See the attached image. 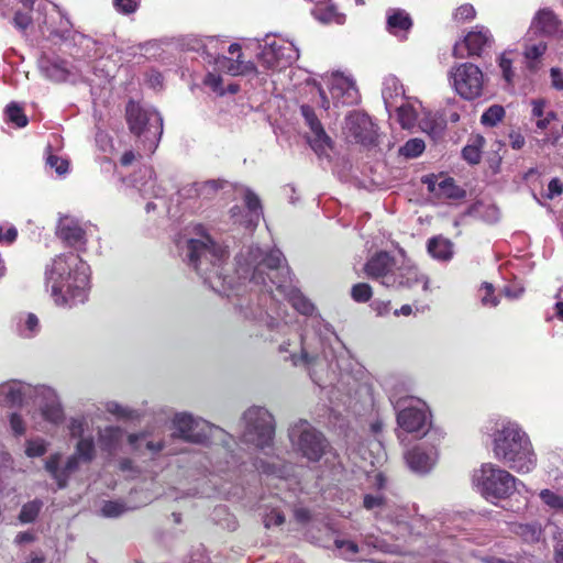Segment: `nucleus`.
Here are the masks:
<instances>
[{
	"label": "nucleus",
	"mask_w": 563,
	"mask_h": 563,
	"mask_svg": "<svg viewBox=\"0 0 563 563\" xmlns=\"http://www.w3.org/2000/svg\"><path fill=\"white\" fill-rule=\"evenodd\" d=\"M199 239L177 241L183 249L188 265L197 271L203 282L216 292L231 297H243L249 292L250 298L239 299L238 307L245 318L257 320L268 329H284L287 327V307L282 301H288L291 307L302 316L310 318L318 341L322 347L319 354L301 334L299 354L297 350H289V342L279 345V352H288L285 360H290L295 366L303 365L309 369L312 382L322 389L331 388L330 401L333 404L336 375L333 361L329 360L334 351V344L342 343L333 327L319 313L316 306L295 285L290 269L285 262L283 253L273 249L264 251L258 246H249L236 256L235 277L224 275V264L228 258L227 247L217 244L208 234L202 232Z\"/></svg>",
	"instance_id": "obj_1"
},
{
	"label": "nucleus",
	"mask_w": 563,
	"mask_h": 563,
	"mask_svg": "<svg viewBox=\"0 0 563 563\" xmlns=\"http://www.w3.org/2000/svg\"><path fill=\"white\" fill-rule=\"evenodd\" d=\"M34 4L22 5L18 0H3L0 3V16L11 24L23 36L36 23L38 35L53 43L64 42L70 37L90 49L96 41L80 33L73 34V24L69 18L58 7L49 12H44L40 7L36 9L37 18L33 16Z\"/></svg>",
	"instance_id": "obj_2"
},
{
	"label": "nucleus",
	"mask_w": 563,
	"mask_h": 563,
	"mask_svg": "<svg viewBox=\"0 0 563 563\" xmlns=\"http://www.w3.org/2000/svg\"><path fill=\"white\" fill-rule=\"evenodd\" d=\"M482 432L492 440L495 459L519 474L532 472L538 462L531 439L522 426L507 417L492 418Z\"/></svg>",
	"instance_id": "obj_3"
},
{
	"label": "nucleus",
	"mask_w": 563,
	"mask_h": 563,
	"mask_svg": "<svg viewBox=\"0 0 563 563\" xmlns=\"http://www.w3.org/2000/svg\"><path fill=\"white\" fill-rule=\"evenodd\" d=\"M90 267L73 252L56 255L45 266L44 284L58 307H74L88 299Z\"/></svg>",
	"instance_id": "obj_4"
},
{
	"label": "nucleus",
	"mask_w": 563,
	"mask_h": 563,
	"mask_svg": "<svg viewBox=\"0 0 563 563\" xmlns=\"http://www.w3.org/2000/svg\"><path fill=\"white\" fill-rule=\"evenodd\" d=\"M172 423L175 429L172 439L213 446L211 453L217 455V460L209 456L207 459L214 472H225L231 464L236 463L235 455L230 450L231 438L221 428L187 412L176 413Z\"/></svg>",
	"instance_id": "obj_5"
},
{
	"label": "nucleus",
	"mask_w": 563,
	"mask_h": 563,
	"mask_svg": "<svg viewBox=\"0 0 563 563\" xmlns=\"http://www.w3.org/2000/svg\"><path fill=\"white\" fill-rule=\"evenodd\" d=\"M386 389L401 430L419 438H428L430 429L439 428L432 424V415L427 402L408 395L404 383L391 379L387 382Z\"/></svg>",
	"instance_id": "obj_6"
},
{
	"label": "nucleus",
	"mask_w": 563,
	"mask_h": 563,
	"mask_svg": "<svg viewBox=\"0 0 563 563\" xmlns=\"http://www.w3.org/2000/svg\"><path fill=\"white\" fill-rule=\"evenodd\" d=\"M365 274L378 280L385 287L410 289L421 283L422 289L429 291V277L418 269L410 261L402 258L399 263L387 252L374 254L365 264Z\"/></svg>",
	"instance_id": "obj_7"
},
{
	"label": "nucleus",
	"mask_w": 563,
	"mask_h": 563,
	"mask_svg": "<svg viewBox=\"0 0 563 563\" xmlns=\"http://www.w3.org/2000/svg\"><path fill=\"white\" fill-rule=\"evenodd\" d=\"M473 489L486 501L497 504L510 498L525 484L498 464L485 462L474 468L471 475Z\"/></svg>",
	"instance_id": "obj_8"
},
{
	"label": "nucleus",
	"mask_w": 563,
	"mask_h": 563,
	"mask_svg": "<svg viewBox=\"0 0 563 563\" xmlns=\"http://www.w3.org/2000/svg\"><path fill=\"white\" fill-rule=\"evenodd\" d=\"M125 117L131 133L143 137L147 151L153 153L163 133V118L148 104L130 100L125 107Z\"/></svg>",
	"instance_id": "obj_9"
},
{
	"label": "nucleus",
	"mask_w": 563,
	"mask_h": 563,
	"mask_svg": "<svg viewBox=\"0 0 563 563\" xmlns=\"http://www.w3.org/2000/svg\"><path fill=\"white\" fill-rule=\"evenodd\" d=\"M257 49L258 64L272 71H280L291 66L299 57V49L292 42L274 34H267L257 41Z\"/></svg>",
	"instance_id": "obj_10"
},
{
	"label": "nucleus",
	"mask_w": 563,
	"mask_h": 563,
	"mask_svg": "<svg viewBox=\"0 0 563 563\" xmlns=\"http://www.w3.org/2000/svg\"><path fill=\"white\" fill-rule=\"evenodd\" d=\"M292 448L310 462H318L325 454L329 442L309 421L299 419L288 429Z\"/></svg>",
	"instance_id": "obj_11"
},
{
	"label": "nucleus",
	"mask_w": 563,
	"mask_h": 563,
	"mask_svg": "<svg viewBox=\"0 0 563 563\" xmlns=\"http://www.w3.org/2000/svg\"><path fill=\"white\" fill-rule=\"evenodd\" d=\"M242 440L256 449L264 450L274 442L275 423L271 412L263 407H251L243 415Z\"/></svg>",
	"instance_id": "obj_12"
},
{
	"label": "nucleus",
	"mask_w": 563,
	"mask_h": 563,
	"mask_svg": "<svg viewBox=\"0 0 563 563\" xmlns=\"http://www.w3.org/2000/svg\"><path fill=\"white\" fill-rule=\"evenodd\" d=\"M445 437L442 428H432L424 442L407 450L404 457L409 470L418 475L429 474L438 463L439 445Z\"/></svg>",
	"instance_id": "obj_13"
},
{
	"label": "nucleus",
	"mask_w": 563,
	"mask_h": 563,
	"mask_svg": "<svg viewBox=\"0 0 563 563\" xmlns=\"http://www.w3.org/2000/svg\"><path fill=\"white\" fill-rule=\"evenodd\" d=\"M449 81L463 99L473 100L483 93L484 74L472 63L453 66L449 71Z\"/></svg>",
	"instance_id": "obj_14"
},
{
	"label": "nucleus",
	"mask_w": 563,
	"mask_h": 563,
	"mask_svg": "<svg viewBox=\"0 0 563 563\" xmlns=\"http://www.w3.org/2000/svg\"><path fill=\"white\" fill-rule=\"evenodd\" d=\"M230 57L222 54L208 53V63L213 64L214 68L231 76H258L256 65L252 60L243 58L242 46L239 43H232L228 47Z\"/></svg>",
	"instance_id": "obj_15"
},
{
	"label": "nucleus",
	"mask_w": 563,
	"mask_h": 563,
	"mask_svg": "<svg viewBox=\"0 0 563 563\" xmlns=\"http://www.w3.org/2000/svg\"><path fill=\"white\" fill-rule=\"evenodd\" d=\"M40 409L42 417L52 424H59L64 420V408L57 391L47 385H35L32 399Z\"/></svg>",
	"instance_id": "obj_16"
},
{
	"label": "nucleus",
	"mask_w": 563,
	"mask_h": 563,
	"mask_svg": "<svg viewBox=\"0 0 563 563\" xmlns=\"http://www.w3.org/2000/svg\"><path fill=\"white\" fill-rule=\"evenodd\" d=\"M492 43L493 35L490 31L483 25H476L462 41L455 43L453 55L456 58L481 56L484 49L489 47Z\"/></svg>",
	"instance_id": "obj_17"
},
{
	"label": "nucleus",
	"mask_w": 563,
	"mask_h": 563,
	"mask_svg": "<svg viewBox=\"0 0 563 563\" xmlns=\"http://www.w3.org/2000/svg\"><path fill=\"white\" fill-rule=\"evenodd\" d=\"M345 131L350 139L362 145H373L377 139V130L372 119L360 111L351 112L345 119Z\"/></svg>",
	"instance_id": "obj_18"
},
{
	"label": "nucleus",
	"mask_w": 563,
	"mask_h": 563,
	"mask_svg": "<svg viewBox=\"0 0 563 563\" xmlns=\"http://www.w3.org/2000/svg\"><path fill=\"white\" fill-rule=\"evenodd\" d=\"M331 100L335 108L353 106L358 102L360 95L352 78L342 73H332L328 79Z\"/></svg>",
	"instance_id": "obj_19"
},
{
	"label": "nucleus",
	"mask_w": 563,
	"mask_h": 563,
	"mask_svg": "<svg viewBox=\"0 0 563 563\" xmlns=\"http://www.w3.org/2000/svg\"><path fill=\"white\" fill-rule=\"evenodd\" d=\"M34 386L23 380L10 379L0 384V406L21 408L32 399Z\"/></svg>",
	"instance_id": "obj_20"
},
{
	"label": "nucleus",
	"mask_w": 563,
	"mask_h": 563,
	"mask_svg": "<svg viewBox=\"0 0 563 563\" xmlns=\"http://www.w3.org/2000/svg\"><path fill=\"white\" fill-rule=\"evenodd\" d=\"M143 442H146V452L153 457L161 453L166 455H174L180 452V450L169 448L166 441L156 439L153 432L148 430L130 433L128 435V443L131 448V451L136 454H144Z\"/></svg>",
	"instance_id": "obj_21"
},
{
	"label": "nucleus",
	"mask_w": 563,
	"mask_h": 563,
	"mask_svg": "<svg viewBox=\"0 0 563 563\" xmlns=\"http://www.w3.org/2000/svg\"><path fill=\"white\" fill-rule=\"evenodd\" d=\"M528 31L529 34L543 37H561L563 35V24L551 9L543 8L534 14Z\"/></svg>",
	"instance_id": "obj_22"
},
{
	"label": "nucleus",
	"mask_w": 563,
	"mask_h": 563,
	"mask_svg": "<svg viewBox=\"0 0 563 563\" xmlns=\"http://www.w3.org/2000/svg\"><path fill=\"white\" fill-rule=\"evenodd\" d=\"M421 180L435 199H462L465 197V190L455 185L451 177L431 174L423 176Z\"/></svg>",
	"instance_id": "obj_23"
},
{
	"label": "nucleus",
	"mask_w": 563,
	"mask_h": 563,
	"mask_svg": "<svg viewBox=\"0 0 563 563\" xmlns=\"http://www.w3.org/2000/svg\"><path fill=\"white\" fill-rule=\"evenodd\" d=\"M244 203L247 209L246 214L242 216L241 207L234 206L231 208V217L235 222L243 224L247 229H253L258 224L260 219L263 217V208L258 196L251 189L244 191Z\"/></svg>",
	"instance_id": "obj_24"
},
{
	"label": "nucleus",
	"mask_w": 563,
	"mask_h": 563,
	"mask_svg": "<svg viewBox=\"0 0 563 563\" xmlns=\"http://www.w3.org/2000/svg\"><path fill=\"white\" fill-rule=\"evenodd\" d=\"M300 110L306 124L310 128V135L308 136V141L311 147L316 152H319L323 151L327 146H330L331 140L327 135L313 109L310 106L303 104L301 106Z\"/></svg>",
	"instance_id": "obj_25"
},
{
	"label": "nucleus",
	"mask_w": 563,
	"mask_h": 563,
	"mask_svg": "<svg viewBox=\"0 0 563 563\" xmlns=\"http://www.w3.org/2000/svg\"><path fill=\"white\" fill-rule=\"evenodd\" d=\"M254 467L261 474L267 476H274L282 481H288L297 477L298 468L291 464L285 463L280 459H274L273 461H265L257 459L254 462Z\"/></svg>",
	"instance_id": "obj_26"
},
{
	"label": "nucleus",
	"mask_w": 563,
	"mask_h": 563,
	"mask_svg": "<svg viewBox=\"0 0 563 563\" xmlns=\"http://www.w3.org/2000/svg\"><path fill=\"white\" fill-rule=\"evenodd\" d=\"M100 449L109 455H114L123 442L125 431L117 426L100 428L97 432Z\"/></svg>",
	"instance_id": "obj_27"
},
{
	"label": "nucleus",
	"mask_w": 563,
	"mask_h": 563,
	"mask_svg": "<svg viewBox=\"0 0 563 563\" xmlns=\"http://www.w3.org/2000/svg\"><path fill=\"white\" fill-rule=\"evenodd\" d=\"M133 186L143 197H159L162 188L156 184L154 169L151 166L141 168L133 178Z\"/></svg>",
	"instance_id": "obj_28"
},
{
	"label": "nucleus",
	"mask_w": 563,
	"mask_h": 563,
	"mask_svg": "<svg viewBox=\"0 0 563 563\" xmlns=\"http://www.w3.org/2000/svg\"><path fill=\"white\" fill-rule=\"evenodd\" d=\"M58 235L69 246L77 250L84 249L87 242L85 230L73 220H66L59 224Z\"/></svg>",
	"instance_id": "obj_29"
},
{
	"label": "nucleus",
	"mask_w": 563,
	"mask_h": 563,
	"mask_svg": "<svg viewBox=\"0 0 563 563\" xmlns=\"http://www.w3.org/2000/svg\"><path fill=\"white\" fill-rule=\"evenodd\" d=\"M382 97L387 112L390 114L396 103L405 99L401 82L395 76L386 77L383 82Z\"/></svg>",
	"instance_id": "obj_30"
},
{
	"label": "nucleus",
	"mask_w": 563,
	"mask_h": 563,
	"mask_svg": "<svg viewBox=\"0 0 563 563\" xmlns=\"http://www.w3.org/2000/svg\"><path fill=\"white\" fill-rule=\"evenodd\" d=\"M16 333L24 339H32L40 333L41 324L37 316L33 312H19L14 319Z\"/></svg>",
	"instance_id": "obj_31"
},
{
	"label": "nucleus",
	"mask_w": 563,
	"mask_h": 563,
	"mask_svg": "<svg viewBox=\"0 0 563 563\" xmlns=\"http://www.w3.org/2000/svg\"><path fill=\"white\" fill-rule=\"evenodd\" d=\"M427 251L433 260L449 262L453 257L454 245L450 240L439 235L428 240Z\"/></svg>",
	"instance_id": "obj_32"
},
{
	"label": "nucleus",
	"mask_w": 563,
	"mask_h": 563,
	"mask_svg": "<svg viewBox=\"0 0 563 563\" xmlns=\"http://www.w3.org/2000/svg\"><path fill=\"white\" fill-rule=\"evenodd\" d=\"M312 15L323 24L342 25L345 22V15L340 13L332 3L318 2L312 9Z\"/></svg>",
	"instance_id": "obj_33"
},
{
	"label": "nucleus",
	"mask_w": 563,
	"mask_h": 563,
	"mask_svg": "<svg viewBox=\"0 0 563 563\" xmlns=\"http://www.w3.org/2000/svg\"><path fill=\"white\" fill-rule=\"evenodd\" d=\"M412 25L410 15L402 9H389L387 11V29L394 35L407 32Z\"/></svg>",
	"instance_id": "obj_34"
},
{
	"label": "nucleus",
	"mask_w": 563,
	"mask_h": 563,
	"mask_svg": "<svg viewBox=\"0 0 563 563\" xmlns=\"http://www.w3.org/2000/svg\"><path fill=\"white\" fill-rule=\"evenodd\" d=\"M537 34H529L527 31L525 35V51L523 56L529 60V67H533V62L538 60L547 52L548 45L543 40H537Z\"/></svg>",
	"instance_id": "obj_35"
},
{
	"label": "nucleus",
	"mask_w": 563,
	"mask_h": 563,
	"mask_svg": "<svg viewBox=\"0 0 563 563\" xmlns=\"http://www.w3.org/2000/svg\"><path fill=\"white\" fill-rule=\"evenodd\" d=\"M60 455L53 454L45 461V470L49 473L52 478L56 482L58 489H64L68 485L69 472H66L64 466H59Z\"/></svg>",
	"instance_id": "obj_36"
},
{
	"label": "nucleus",
	"mask_w": 563,
	"mask_h": 563,
	"mask_svg": "<svg viewBox=\"0 0 563 563\" xmlns=\"http://www.w3.org/2000/svg\"><path fill=\"white\" fill-rule=\"evenodd\" d=\"M514 532L527 543L539 542L543 536L541 523L533 521L529 523H517Z\"/></svg>",
	"instance_id": "obj_37"
},
{
	"label": "nucleus",
	"mask_w": 563,
	"mask_h": 563,
	"mask_svg": "<svg viewBox=\"0 0 563 563\" xmlns=\"http://www.w3.org/2000/svg\"><path fill=\"white\" fill-rule=\"evenodd\" d=\"M73 454L79 457L82 463H90L96 457V444L91 433H88L84 439L77 440Z\"/></svg>",
	"instance_id": "obj_38"
},
{
	"label": "nucleus",
	"mask_w": 563,
	"mask_h": 563,
	"mask_svg": "<svg viewBox=\"0 0 563 563\" xmlns=\"http://www.w3.org/2000/svg\"><path fill=\"white\" fill-rule=\"evenodd\" d=\"M393 112H396L398 122L402 128H410L417 119L413 107L405 99L396 103L395 108H393Z\"/></svg>",
	"instance_id": "obj_39"
},
{
	"label": "nucleus",
	"mask_w": 563,
	"mask_h": 563,
	"mask_svg": "<svg viewBox=\"0 0 563 563\" xmlns=\"http://www.w3.org/2000/svg\"><path fill=\"white\" fill-rule=\"evenodd\" d=\"M67 429L69 437L76 440L84 439L88 433H91L89 430L88 420L84 416L69 418Z\"/></svg>",
	"instance_id": "obj_40"
},
{
	"label": "nucleus",
	"mask_w": 563,
	"mask_h": 563,
	"mask_svg": "<svg viewBox=\"0 0 563 563\" xmlns=\"http://www.w3.org/2000/svg\"><path fill=\"white\" fill-rule=\"evenodd\" d=\"M485 144V140L481 135H476L472 143L464 146L462 150L463 158L470 164H478L482 157V147Z\"/></svg>",
	"instance_id": "obj_41"
},
{
	"label": "nucleus",
	"mask_w": 563,
	"mask_h": 563,
	"mask_svg": "<svg viewBox=\"0 0 563 563\" xmlns=\"http://www.w3.org/2000/svg\"><path fill=\"white\" fill-rule=\"evenodd\" d=\"M131 509L132 507L122 500H106L102 503L99 514L104 518H118Z\"/></svg>",
	"instance_id": "obj_42"
},
{
	"label": "nucleus",
	"mask_w": 563,
	"mask_h": 563,
	"mask_svg": "<svg viewBox=\"0 0 563 563\" xmlns=\"http://www.w3.org/2000/svg\"><path fill=\"white\" fill-rule=\"evenodd\" d=\"M426 150V143L422 139L413 137L408 140L399 147L398 154L407 159L419 157Z\"/></svg>",
	"instance_id": "obj_43"
},
{
	"label": "nucleus",
	"mask_w": 563,
	"mask_h": 563,
	"mask_svg": "<svg viewBox=\"0 0 563 563\" xmlns=\"http://www.w3.org/2000/svg\"><path fill=\"white\" fill-rule=\"evenodd\" d=\"M40 67L44 75L54 81H63L67 77V71L57 63H53L49 59H42Z\"/></svg>",
	"instance_id": "obj_44"
},
{
	"label": "nucleus",
	"mask_w": 563,
	"mask_h": 563,
	"mask_svg": "<svg viewBox=\"0 0 563 563\" xmlns=\"http://www.w3.org/2000/svg\"><path fill=\"white\" fill-rule=\"evenodd\" d=\"M48 442L43 438L29 439L25 442V455L30 459L41 457L46 454Z\"/></svg>",
	"instance_id": "obj_45"
},
{
	"label": "nucleus",
	"mask_w": 563,
	"mask_h": 563,
	"mask_svg": "<svg viewBox=\"0 0 563 563\" xmlns=\"http://www.w3.org/2000/svg\"><path fill=\"white\" fill-rule=\"evenodd\" d=\"M542 503L554 512H563V496L551 490L542 489L539 493Z\"/></svg>",
	"instance_id": "obj_46"
},
{
	"label": "nucleus",
	"mask_w": 563,
	"mask_h": 563,
	"mask_svg": "<svg viewBox=\"0 0 563 563\" xmlns=\"http://www.w3.org/2000/svg\"><path fill=\"white\" fill-rule=\"evenodd\" d=\"M43 507V503L38 499H34L32 501L26 503L23 505L20 515L19 520L22 523H31L33 522L36 517L38 516L41 509Z\"/></svg>",
	"instance_id": "obj_47"
},
{
	"label": "nucleus",
	"mask_w": 563,
	"mask_h": 563,
	"mask_svg": "<svg viewBox=\"0 0 563 563\" xmlns=\"http://www.w3.org/2000/svg\"><path fill=\"white\" fill-rule=\"evenodd\" d=\"M505 117V109L499 104L490 106L481 117V122L485 126H495Z\"/></svg>",
	"instance_id": "obj_48"
},
{
	"label": "nucleus",
	"mask_w": 563,
	"mask_h": 563,
	"mask_svg": "<svg viewBox=\"0 0 563 563\" xmlns=\"http://www.w3.org/2000/svg\"><path fill=\"white\" fill-rule=\"evenodd\" d=\"M335 549L340 556L345 560H353L358 553V545L351 540H344L336 538L334 540Z\"/></svg>",
	"instance_id": "obj_49"
},
{
	"label": "nucleus",
	"mask_w": 563,
	"mask_h": 563,
	"mask_svg": "<svg viewBox=\"0 0 563 563\" xmlns=\"http://www.w3.org/2000/svg\"><path fill=\"white\" fill-rule=\"evenodd\" d=\"M8 120L18 128H24L27 124V118L23 110L14 102H11L5 108Z\"/></svg>",
	"instance_id": "obj_50"
},
{
	"label": "nucleus",
	"mask_w": 563,
	"mask_h": 563,
	"mask_svg": "<svg viewBox=\"0 0 563 563\" xmlns=\"http://www.w3.org/2000/svg\"><path fill=\"white\" fill-rule=\"evenodd\" d=\"M494 286L490 283L484 282L478 290L479 299L483 306L485 307H497L499 303V298L494 294Z\"/></svg>",
	"instance_id": "obj_51"
},
{
	"label": "nucleus",
	"mask_w": 563,
	"mask_h": 563,
	"mask_svg": "<svg viewBox=\"0 0 563 563\" xmlns=\"http://www.w3.org/2000/svg\"><path fill=\"white\" fill-rule=\"evenodd\" d=\"M46 165L54 169L58 176L66 175L69 168V163L67 159L59 157L51 152L47 153Z\"/></svg>",
	"instance_id": "obj_52"
},
{
	"label": "nucleus",
	"mask_w": 563,
	"mask_h": 563,
	"mask_svg": "<svg viewBox=\"0 0 563 563\" xmlns=\"http://www.w3.org/2000/svg\"><path fill=\"white\" fill-rule=\"evenodd\" d=\"M372 295V287L366 283L355 284L351 289V296L357 302L368 301Z\"/></svg>",
	"instance_id": "obj_53"
},
{
	"label": "nucleus",
	"mask_w": 563,
	"mask_h": 563,
	"mask_svg": "<svg viewBox=\"0 0 563 563\" xmlns=\"http://www.w3.org/2000/svg\"><path fill=\"white\" fill-rule=\"evenodd\" d=\"M141 0H112L114 10L124 15L134 13L140 7Z\"/></svg>",
	"instance_id": "obj_54"
},
{
	"label": "nucleus",
	"mask_w": 563,
	"mask_h": 563,
	"mask_svg": "<svg viewBox=\"0 0 563 563\" xmlns=\"http://www.w3.org/2000/svg\"><path fill=\"white\" fill-rule=\"evenodd\" d=\"M499 68L503 74V78L511 84L515 77V71L512 69V60L508 57V53H503L499 57Z\"/></svg>",
	"instance_id": "obj_55"
},
{
	"label": "nucleus",
	"mask_w": 563,
	"mask_h": 563,
	"mask_svg": "<svg viewBox=\"0 0 563 563\" xmlns=\"http://www.w3.org/2000/svg\"><path fill=\"white\" fill-rule=\"evenodd\" d=\"M106 410L118 418H133V410L117 401H108L106 404Z\"/></svg>",
	"instance_id": "obj_56"
},
{
	"label": "nucleus",
	"mask_w": 563,
	"mask_h": 563,
	"mask_svg": "<svg viewBox=\"0 0 563 563\" xmlns=\"http://www.w3.org/2000/svg\"><path fill=\"white\" fill-rule=\"evenodd\" d=\"M9 424H10V429H11L12 433L15 437H21L26 431L25 421H24L23 417L18 412H12L9 416Z\"/></svg>",
	"instance_id": "obj_57"
},
{
	"label": "nucleus",
	"mask_w": 563,
	"mask_h": 563,
	"mask_svg": "<svg viewBox=\"0 0 563 563\" xmlns=\"http://www.w3.org/2000/svg\"><path fill=\"white\" fill-rule=\"evenodd\" d=\"M476 15V11L474 7L470 3H465L460 5L453 13V19L456 22H465L474 19Z\"/></svg>",
	"instance_id": "obj_58"
},
{
	"label": "nucleus",
	"mask_w": 563,
	"mask_h": 563,
	"mask_svg": "<svg viewBox=\"0 0 563 563\" xmlns=\"http://www.w3.org/2000/svg\"><path fill=\"white\" fill-rule=\"evenodd\" d=\"M264 525L266 528L277 527L284 523L285 517L278 508H273L264 515Z\"/></svg>",
	"instance_id": "obj_59"
},
{
	"label": "nucleus",
	"mask_w": 563,
	"mask_h": 563,
	"mask_svg": "<svg viewBox=\"0 0 563 563\" xmlns=\"http://www.w3.org/2000/svg\"><path fill=\"white\" fill-rule=\"evenodd\" d=\"M563 192V183L559 178H553L550 180L547 192L544 194V197L547 199H554L558 196H561Z\"/></svg>",
	"instance_id": "obj_60"
},
{
	"label": "nucleus",
	"mask_w": 563,
	"mask_h": 563,
	"mask_svg": "<svg viewBox=\"0 0 563 563\" xmlns=\"http://www.w3.org/2000/svg\"><path fill=\"white\" fill-rule=\"evenodd\" d=\"M203 84L211 88L214 92L223 93L222 78L220 75L214 73H208L203 79Z\"/></svg>",
	"instance_id": "obj_61"
},
{
	"label": "nucleus",
	"mask_w": 563,
	"mask_h": 563,
	"mask_svg": "<svg viewBox=\"0 0 563 563\" xmlns=\"http://www.w3.org/2000/svg\"><path fill=\"white\" fill-rule=\"evenodd\" d=\"M145 76L146 82L152 89L159 90L163 88L164 78L159 71L152 69L147 71Z\"/></svg>",
	"instance_id": "obj_62"
},
{
	"label": "nucleus",
	"mask_w": 563,
	"mask_h": 563,
	"mask_svg": "<svg viewBox=\"0 0 563 563\" xmlns=\"http://www.w3.org/2000/svg\"><path fill=\"white\" fill-rule=\"evenodd\" d=\"M551 86L555 90L563 91V70L559 67L550 69Z\"/></svg>",
	"instance_id": "obj_63"
},
{
	"label": "nucleus",
	"mask_w": 563,
	"mask_h": 563,
	"mask_svg": "<svg viewBox=\"0 0 563 563\" xmlns=\"http://www.w3.org/2000/svg\"><path fill=\"white\" fill-rule=\"evenodd\" d=\"M46 560L44 551L36 549L31 551L21 563H46Z\"/></svg>",
	"instance_id": "obj_64"
}]
</instances>
